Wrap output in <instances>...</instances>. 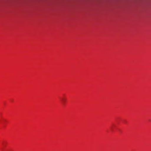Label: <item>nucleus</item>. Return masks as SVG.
I'll return each mask as SVG.
<instances>
[{"mask_svg":"<svg viewBox=\"0 0 151 151\" xmlns=\"http://www.w3.org/2000/svg\"><path fill=\"white\" fill-rule=\"evenodd\" d=\"M65 99H62V101L63 102H65Z\"/></svg>","mask_w":151,"mask_h":151,"instance_id":"f257e3e1","label":"nucleus"}]
</instances>
